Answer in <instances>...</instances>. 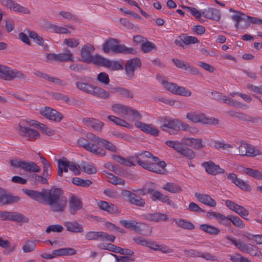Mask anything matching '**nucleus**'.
<instances>
[{"label": "nucleus", "instance_id": "1", "mask_svg": "<svg viewBox=\"0 0 262 262\" xmlns=\"http://www.w3.org/2000/svg\"><path fill=\"white\" fill-rule=\"evenodd\" d=\"M45 203L53 212H62L66 209L67 199L60 188H55L50 189Z\"/></svg>", "mask_w": 262, "mask_h": 262}, {"label": "nucleus", "instance_id": "2", "mask_svg": "<svg viewBox=\"0 0 262 262\" xmlns=\"http://www.w3.org/2000/svg\"><path fill=\"white\" fill-rule=\"evenodd\" d=\"M119 41L115 38H110L103 43V51L105 53L108 54L112 52L115 54H136V51L134 48H127L124 45L119 44Z\"/></svg>", "mask_w": 262, "mask_h": 262}, {"label": "nucleus", "instance_id": "3", "mask_svg": "<svg viewBox=\"0 0 262 262\" xmlns=\"http://www.w3.org/2000/svg\"><path fill=\"white\" fill-rule=\"evenodd\" d=\"M237 14H234L231 18L236 22L235 26L236 29H246L249 27L250 23L255 24H261L262 19L255 17L245 16L242 12H237Z\"/></svg>", "mask_w": 262, "mask_h": 262}, {"label": "nucleus", "instance_id": "4", "mask_svg": "<svg viewBox=\"0 0 262 262\" xmlns=\"http://www.w3.org/2000/svg\"><path fill=\"white\" fill-rule=\"evenodd\" d=\"M165 144L172 149H173L178 154L183 157L192 160L196 157V154L193 149L187 147L188 146H183V143L178 141L167 140Z\"/></svg>", "mask_w": 262, "mask_h": 262}, {"label": "nucleus", "instance_id": "5", "mask_svg": "<svg viewBox=\"0 0 262 262\" xmlns=\"http://www.w3.org/2000/svg\"><path fill=\"white\" fill-rule=\"evenodd\" d=\"M26 75L21 71L0 64V79L6 81H12L17 78L19 80L26 79Z\"/></svg>", "mask_w": 262, "mask_h": 262}, {"label": "nucleus", "instance_id": "6", "mask_svg": "<svg viewBox=\"0 0 262 262\" xmlns=\"http://www.w3.org/2000/svg\"><path fill=\"white\" fill-rule=\"evenodd\" d=\"M25 120H21L16 127L19 135L28 140L34 141L40 137L39 132L35 129L25 126Z\"/></svg>", "mask_w": 262, "mask_h": 262}, {"label": "nucleus", "instance_id": "7", "mask_svg": "<svg viewBox=\"0 0 262 262\" xmlns=\"http://www.w3.org/2000/svg\"><path fill=\"white\" fill-rule=\"evenodd\" d=\"M78 144L84 148L85 150L89 152L98 156L99 157H104L106 155L105 150L97 145L90 142L87 139L80 138L77 140Z\"/></svg>", "mask_w": 262, "mask_h": 262}, {"label": "nucleus", "instance_id": "8", "mask_svg": "<svg viewBox=\"0 0 262 262\" xmlns=\"http://www.w3.org/2000/svg\"><path fill=\"white\" fill-rule=\"evenodd\" d=\"M186 118L193 123H201L203 124L217 125L219 120L214 118H207L204 114L189 112L186 115Z\"/></svg>", "mask_w": 262, "mask_h": 262}, {"label": "nucleus", "instance_id": "9", "mask_svg": "<svg viewBox=\"0 0 262 262\" xmlns=\"http://www.w3.org/2000/svg\"><path fill=\"white\" fill-rule=\"evenodd\" d=\"M0 219L4 221H10L21 224L28 223L29 219L18 212L0 211Z\"/></svg>", "mask_w": 262, "mask_h": 262}, {"label": "nucleus", "instance_id": "10", "mask_svg": "<svg viewBox=\"0 0 262 262\" xmlns=\"http://www.w3.org/2000/svg\"><path fill=\"white\" fill-rule=\"evenodd\" d=\"M10 164L15 168H20L26 171L39 172L40 171L39 167L34 162L30 161L11 160Z\"/></svg>", "mask_w": 262, "mask_h": 262}, {"label": "nucleus", "instance_id": "11", "mask_svg": "<svg viewBox=\"0 0 262 262\" xmlns=\"http://www.w3.org/2000/svg\"><path fill=\"white\" fill-rule=\"evenodd\" d=\"M162 122L160 128L170 135H175L176 132L181 129L179 128L180 120L178 119H169L164 118H162Z\"/></svg>", "mask_w": 262, "mask_h": 262}, {"label": "nucleus", "instance_id": "12", "mask_svg": "<svg viewBox=\"0 0 262 262\" xmlns=\"http://www.w3.org/2000/svg\"><path fill=\"white\" fill-rule=\"evenodd\" d=\"M141 61L139 58H134L126 61L124 70L127 77L132 79L135 76V71L141 67Z\"/></svg>", "mask_w": 262, "mask_h": 262}, {"label": "nucleus", "instance_id": "13", "mask_svg": "<svg viewBox=\"0 0 262 262\" xmlns=\"http://www.w3.org/2000/svg\"><path fill=\"white\" fill-rule=\"evenodd\" d=\"M50 189H43L42 192L24 189L23 192L32 199L41 203H45Z\"/></svg>", "mask_w": 262, "mask_h": 262}, {"label": "nucleus", "instance_id": "14", "mask_svg": "<svg viewBox=\"0 0 262 262\" xmlns=\"http://www.w3.org/2000/svg\"><path fill=\"white\" fill-rule=\"evenodd\" d=\"M147 193L152 195V201L158 200L162 203H165L168 206H171L173 208H176L177 206L169 198L168 196L163 194L159 191L155 190L152 188H148L147 189Z\"/></svg>", "mask_w": 262, "mask_h": 262}, {"label": "nucleus", "instance_id": "15", "mask_svg": "<svg viewBox=\"0 0 262 262\" xmlns=\"http://www.w3.org/2000/svg\"><path fill=\"white\" fill-rule=\"evenodd\" d=\"M1 4L6 8L13 10L14 11L25 14H30V10L26 7L20 5L13 0H0Z\"/></svg>", "mask_w": 262, "mask_h": 262}, {"label": "nucleus", "instance_id": "16", "mask_svg": "<svg viewBox=\"0 0 262 262\" xmlns=\"http://www.w3.org/2000/svg\"><path fill=\"white\" fill-rule=\"evenodd\" d=\"M40 113L46 118L58 122L62 118V115L59 112L49 107L42 108Z\"/></svg>", "mask_w": 262, "mask_h": 262}, {"label": "nucleus", "instance_id": "17", "mask_svg": "<svg viewBox=\"0 0 262 262\" xmlns=\"http://www.w3.org/2000/svg\"><path fill=\"white\" fill-rule=\"evenodd\" d=\"M132 160L137 162L138 165L145 169L157 173L164 174L163 168H158V166L156 165V164L153 163H151L147 161H142L140 159V158L137 159V158H135L134 160Z\"/></svg>", "mask_w": 262, "mask_h": 262}, {"label": "nucleus", "instance_id": "18", "mask_svg": "<svg viewBox=\"0 0 262 262\" xmlns=\"http://www.w3.org/2000/svg\"><path fill=\"white\" fill-rule=\"evenodd\" d=\"M20 198L18 196H13L7 194V191L0 187V205L2 206L9 205L18 202Z\"/></svg>", "mask_w": 262, "mask_h": 262}, {"label": "nucleus", "instance_id": "19", "mask_svg": "<svg viewBox=\"0 0 262 262\" xmlns=\"http://www.w3.org/2000/svg\"><path fill=\"white\" fill-rule=\"evenodd\" d=\"M94 51L95 48L92 45L89 44L82 46L81 49L82 60L86 63H92L94 57L92 54Z\"/></svg>", "mask_w": 262, "mask_h": 262}, {"label": "nucleus", "instance_id": "20", "mask_svg": "<svg viewBox=\"0 0 262 262\" xmlns=\"http://www.w3.org/2000/svg\"><path fill=\"white\" fill-rule=\"evenodd\" d=\"M202 166L205 169L206 172L210 175L215 176L225 172L224 169L221 168L219 165L215 164L211 161L204 162Z\"/></svg>", "mask_w": 262, "mask_h": 262}, {"label": "nucleus", "instance_id": "21", "mask_svg": "<svg viewBox=\"0 0 262 262\" xmlns=\"http://www.w3.org/2000/svg\"><path fill=\"white\" fill-rule=\"evenodd\" d=\"M183 145L190 146L194 149H200L205 147L203 141L200 138L183 137L182 138Z\"/></svg>", "mask_w": 262, "mask_h": 262}, {"label": "nucleus", "instance_id": "22", "mask_svg": "<svg viewBox=\"0 0 262 262\" xmlns=\"http://www.w3.org/2000/svg\"><path fill=\"white\" fill-rule=\"evenodd\" d=\"M82 208V203L81 199L77 196L71 194L69 199V211L74 215L77 211Z\"/></svg>", "mask_w": 262, "mask_h": 262}, {"label": "nucleus", "instance_id": "23", "mask_svg": "<svg viewBox=\"0 0 262 262\" xmlns=\"http://www.w3.org/2000/svg\"><path fill=\"white\" fill-rule=\"evenodd\" d=\"M99 208L110 214H117L120 212L118 207L112 203H108L106 201H99L97 202Z\"/></svg>", "mask_w": 262, "mask_h": 262}, {"label": "nucleus", "instance_id": "24", "mask_svg": "<svg viewBox=\"0 0 262 262\" xmlns=\"http://www.w3.org/2000/svg\"><path fill=\"white\" fill-rule=\"evenodd\" d=\"M135 126L141 130L154 136H157L159 135V130L152 127L151 124H147L141 122L137 121L135 122Z\"/></svg>", "mask_w": 262, "mask_h": 262}, {"label": "nucleus", "instance_id": "25", "mask_svg": "<svg viewBox=\"0 0 262 262\" xmlns=\"http://www.w3.org/2000/svg\"><path fill=\"white\" fill-rule=\"evenodd\" d=\"M226 238L230 241L240 251L248 253L252 245L249 243H245L237 240L235 238L227 236Z\"/></svg>", "mask_w": 262, "mask_h": 262}, {"label": "nucleus", "instance_id": "26", "mask_svg": "<svg viewBox=\"0 0 262 262\" xmlns=\"http://www.w3.org/2000/svg\"><path fill=\"white\" fill-rule=\"evenodd\" d=\"M82 122L85 125L91 127L94 129L98 131H101L103 126L104 125L103 122L93 118H84L82 120Z\"/></svg>", "mask_w": 262, "mask_h": 262}, {"label": "nucleus", "instance_id": "27", "mask_svg": "<svg viewBox=\"0 0 262 262\" xmlns=\"http://www.w3.org/2000/svg\"><path fill=\"white\" fill-rule=\"evenodd\" d=\"M194 195L200 202L210 207H215L216 205L214 200L208 194H203L196 192Z\"/></svg>", "mask_w": 262, "mask_h": 262}, {"label": "nucleus", "instance_id": "28", "mask_svg": "<svg viewBox=\"0 0 262 262\" xmlns=\"http://www.w3.org/2000/svg\"><path fill=\"white\" fill-rule=\"evenodd\" d=\"M64 225L67 230L71 232L78 233L83 231L82 225L77 222H66Z\"/></svg>", "mask_w": 262, "mask_h": 262}, {"label": "nucleus", "instance_id": "29", "mask_svg": "<svg viewBox=\"0 0 262 262\" xmlns=\"http://www.w3.org/2000/svg\"><path fill=\"white\" fill-rule=\"evenodd\" d=\"M146 247L154 250L160 251L165 253H170L172 252V250L167 246L159 245L155 242L151 240H148V244H147Z\"/></svg>", "mask_w": 262, "mask_h": 262}, {"label": "nucleus", "instance_id": "30", "mask_svg": "<svg viewBox=\"0 0 262 262\" xmlns=\"http://www.w3.org/2000/svg\"><path fill=\"white\" fill-rule=\"evenodd\" d=\"M202 15L208 19L219 20L221 18L219 11L214 8H209L202 11Z\"/></svg>", "mask_w": 262, "mask_h": 262}, {"label": "nucleus", "instance_id": "31", "mask_svg": "<svg viewBox=\"0 0 262 262\" xmlns=\"http://www.w3.org/2000/svg\"><path fill=\"white\" fill-rule=\"evenodd\" d=\"M145 218L151 222H159L167 220V215L166 214L160 212L147 213L145 215Z\"/></svg>", "mask_w": 262, "mask_h": 262}, {"label": "nucleus", "instance_id": "32", "mask_svg": "<svg viewBox=\"0 0 262 262\" xmlns=\"http://www.w3.org/2000/svg\"><path fill=\"white\" fill-rule=\"evenodd\" d=\"M46 28L52 30V31L55 33L59 34H70L71 32L66 28L58 26L56 25L47 22L46 25Z\"/></svg>", "mask_w": 262, "mask_h": 262}, {"label": "nucleus", "instance_id": "33", "mask_svg": "<svg viewBox=\"0 0 262 262\" xmlns=\"http://www.w3.org/2000/svg\"><path fill=\"white\" fill-rule=\"evenodd\" d=\"M58 62L73 61V55L71 51L68 48L64 49V52L58 54Z\"/></svg>", "mask_w": 262, "mask_h": 262}, {"label": "nucleus", "instance_id": "34", "mask_svg": "<svg viewBox=\"0 0 262 262\" xmlns=\"http://www.w3.org/2000/svg\"><path fill=\"white\" fill-rule=\"evenodd\" d=\"M29 124H30V125L38 126L40 128V130L48 136H53L55 133L54 130L51 129L50 128L48 127L45 124L40 123L37 121L34 120H31V121L29 122Z\"/></svg>", "mask_w": 262, "mask_h": 262}, {"label": "nucleus", "instance_id": "35", "mask_svg": "<svg viewBox=\"0 0 262 262\" xmlns=\"http://www.w3.org/2000/svg\"><path fill=\"white\" fill-rule=\"evenodd\" d=\"M113 90L114 92L117 93L122 97L128 99H132L134 97L133 93L128 89L121 87H117Z\"/></svg>", "mask_w": 262, "mask_h": 262}, {"label": "nucleus", "instance_id": "36", "mask_svg": "<svg viewBox=\"0 0 262 262\" xmlns=\"http://www.w3.org/2000/svg\"><path fill=\"white\" fill-rule=\"evenodd\" d=\"M92 95L104 99H108L110 97L109 92L97 86H94Z\"/></svg>", "mask_w": 262, "mask_h": 262}, {"label": "nucleus", "instance_id": "37", "mask_svg": "<svg viewBox=\"0 0 262 262\" xmlns=\"http://www.w3.org/2000/svg\"><path fill=\"white\" fill-rule=\"evenodd\" d=\"M76 88L87 94H91L94 87V85H91L86 82H83L80 81H77L75 83Z\"/></svg>", "mask_w": 262, "mask_h": 262}, {"label": "nucleus", "instance_id": "38", "mask_svg": "<svg viewBox=\"0 0 262 262\" xmlns=\"http://www.w3.org/2000/svg\"><path fill=\"white\" fill-rule=\"evenodd\" d=\"M54 254L57 256L73 255L76 254V250L72 248H61L54 250Z\"/></svg>", "mask_w": 262, "mask_h": 262}, {"label": "nucleus", "instance_id": "39", "mask_svg": "<svg viewBox=\"0 0 262 262\" xmlns=\"http://www.w3.org/2000/svg\"><path fill=\"white\" fill-rule=\"evenodd\" d=\"M243 172L257 180H262V172L251 168L243 167Z\"/></svg>", "mask_w": 262, "mask_h": 262}, {"label": "nucleus", "instance_id": "40", "mask_svg": "<svg viewBox=\"0 0 262 262\" xmlns=\"http://www.w3.org/2000/svg\"><path fill=\"white\" fill-rule=\"evenodd\" d=\"M201 230L210 235H217L220 233V230L214 226L208 224H202L200 225Z\"/></svg>", "mask_w": 262, "mask_h": 262}, {"label": "nucleus", "instance_id": "41", "mask_svg": "<svg viewBox=\"0 0 262 262\" xmlns=\"http://www.w3.org/2000/svg\"><path fill=\"white\" fill-rule=\"evenodd\" d=\"M162 188L172 193H179L182 191V188L179 185L172 183H167Z\"/></svg>", "mask_w": 262, "mask_h": 262}, {"label": "nucleus", "instance_id": "42", "mask_svg": "<svg viewBox=\"0 0 262 262\" xmlns=\"http://www.w3.org/2000/svg\"><path fill=\"white\" fill-rule=\"evenodd\" d=\"M112 110L118 115H126L128 114L129 107L121 104H115L112 106Z\"/></svg>", "mask_w": 262, "mask_h": 262}, {"label": "nucleus", "instance_id": "43", "mask_svg": "<svg viewBox=\"0 0 262 262\" xmlns=\"http://www.w3.org/2000/svg\"><path fill=\"white\" fill-rule=\"evenodd\" d=\"M175 223L179 227L184 229L192 230L194 228V226L191 222L184 219H176Z\"/></svg>", "mask_w": 262, "mask_h": 262}, {"label": "nucleus", "instance_id": "44", "mask_svg": "<svg viewBox=\"0 0 262 262\" xmlns=\"http://www.w3.org/2000/svg\"><path fill=\"white\" fill-rule=\"evenodd\" d=\"M179 38L184 43L185 45H190L199 42V39L194 36H187L185 34H182Z\"/></svg>", "mask_w": 262, "mask_h": 262}, {"label": "nucleus", "instance_id": "45", "mask_svg": "<svg viewBox=\"0 0 262 262\" xmlns=\"http://www.w3.org/2000/svg\"><path fill=\"white\" fill-rule=\"evenodd\" d=\"M99 145H101L105 148V149L112 152H117L118 148L117 146L110 141L104 139L102 138Z\"/></svg>", "mask_w": 262, "mask_h": 262}, {"label": "nucleus", "instance_id": "46", "mask_svg": "<svg viewBox=\"0 0 262 262\" xmlns=\"http://www.w3.org/2000/svg\"><path fill=\"white\" fill-rule=\"evenodd\" d=\"M72 182L74 185L82 187H88L93 183L90 180H84L77 177L73 178Z\"/></svg>", "mask_w": 262, "mask_h": 262}, {"label": "nucleus", "instance_id": "47", "mask_svg": "<svg viewBox=\"0 0 262 262\" xmlns=\"http://www.w3.org/2000/svg\"><path fill=\"white\" fill-rule=\"evenodd\" d=\"M107 118L112 122H113L116 124L124 126L127 128H129L130 126V125L126 122L125 120L121 119L119 118H118L117 117H115L114 116L112 115H109L107 116Z\"/></svg>", "mask_w": 262, "mask_h": 262}, {"label": "nucleus", "instance_id": "48", "mask_svg": "<svg viewBox=\"0 0 262 262\" xmlns=\"http://www.w3.org/2000/svg\"><path fill=\"white\" fill-rule=\"evenodd\" d=\"M128 202L132 204L140 207H143L145 204V201L143 199L134 193Z\"/></svg>", "mask_w": 262, "mask_h": 262}, {"label": "nucleus", "instance_id": "49", "mask_svg": "<svg viewBox=\"0 0 262 262\" xmlns=\"http://www.w3.org/2000/svg\"><path fill=\"white\" fill-rule=\"evenodd\" d=\"M93 60L92 62L95 64L105 68L108 60V59L105 58L104 57L98 54L94 56Z\"/></svg>", "mask_w": 262, "mask_h": 262}, {"label": "nucleus", "instance_id": "50", "mask_svg": "<svg viewBox=\"0 0 262 262\" xmlns=\"http://www.w3.org/2000/svg\"><path fill=\"white\" fill-rule=\"evenodd\" d=\"M156 49L155 45L145 39V41L143 42L141 46V50L144 53H148L154 49Z\"/></svg>", "mask_w": 262, "mask_h": 262}, {"label": "nucleus", "instance_id": "51", "mask_svg": "<svg viewBox=\"0 0 262 262\" xmlns=\"http://www.w3.org/2000/svg\"><path fill=\"white\" fill-rule=\"evenodd\" d=\"M40 159L42 161L43 164V172L42 176L45 177L49 178L50 174L49 173V171L51 169V167L50 163L43 157H40Z\"/></svg>", "mask_w": 262, "mask_h": 262}, {"label": "nucleus", "instance_id": "52", "mask_svg": "<svg viewBox=\"0 0 262 262\" xmlns=\"http://www.w3.org/2000/svg\"><path fill=\"white\" fill-rule=\"evenodd\" d=\"M67 163H63V166H69V168L70 170L74 172L75 175H79L80 171L79 170L80 166L76 164L73 162L69 161L67 160Z\"/></svg>", "mask_w": 262, "mask_h": 262}, {"label": "nucleus", "instance_id": "53", "mask_svg": "<svg viewBox=\"0 0 262 262\" xmlns=\"http://www.w3.org/2000/svg\"><path fill=\"white\" fill-rule=\"evenodd\" d=\"M28 36L30 38L33 39L34 41L39 46H43L44 45V40L39 36L34 31H28Z\"/></svg>", "mask_w": 262, "mask_h": 262}, {"label": "nucleus", "instance_id": "54", "mask_svg": "<svg viewBox=\"0 0 262 262\" xmlns=\"http://www.w3.org/2000/svg\"><path fill=\"white\" fill-rule=\"evenodd\" d=\"M104 172L108 174V177L111 179V180L110 181V183L111 184L115 185H124L125 184V181L123 179L115 176L110 172H107L105 171Z\"/></svg>", "mask_w": 262, "mask_h": 262}, {"label": "nucleus", "instance_id": "55", "mask_svg": "<svg viewBox=\"0 0 262 262\" xmlns=\"http://www.w3.org/2000/svg\"><path fill=\"white\" fill-rule=\"evenodd\" d=\"M63 163H67L65 158L60 159L58 160V175L62 177L63 172H67L68 171L69 166H63Z\"/></svg>", "mask_w": 262, "mask_h": 262}, {"label": "nucleus", "instance_id": "56", "mask_svg": "<svg viewBox=\"0 0 262 262\" xmlns=\"http://www.w3.org/2000/svg\"><path fill=\"white\" fill-rule=\"evenodd\" d=\"M106 68L113 71L122 70L123 66L117 61H112L108 59Z\"/></svg>", "mask_w": 262, "mask_h": 262}, {"label": "nucleus", "instance_id": "57", "mask_svg": "<svg viewBox=\"0 0 262 262\" xmlns=\"http://www.w3.org/2000/svg\"><path fill=\"white\" fill-rule=\"evenodd\" d=\"M36 244L32 241H27L23 246L22 249L25 253L31 252L35 250Z\"/></svg>", "mask_w": 262, "mask_h": 262}, {"label": "nucleus", "instance_id": "58", "mask_svg": "<svg viewBox=\"0 0 262 262\" xmlns=\"http://www.w3.org/2000/svg\"><path fill=\"white\" fill-rule=\"evenodd\" d=\"M51 96L52 98L56 100H61L66 103H68L70 100L68 95L60 93H52Z\"/></svg>", "mask_w": 262, "mask_h": 262}, {"label": "nucleus", "instance_id": "59", "mask_svg": "<svg viewBox=\"0 0 262 262\" xmlns=\"http://www.w3.org/2000/svg\"><path fill=\"white\" fill-rule=\"evenodd\" d=\"M96 80L104 85H108L110 81L108 74L105 72L100 73L97 75Z\"/></svg>", "mask_w": 262, "mask_h": 262}, {"label": "nucleus", "instance_id": "60", "mask_svg": "<svg viewBox=\"0 0 262 262\" xmlns=\"http://www.w3.org/2000/svg\"><path fill=\"white\" fill-rule=\"evenodd\" d=\"M59 15L62 16L64 19L69 20L76 21L78 19L76 15L68 11H61L59 12Z\"/></svg>", "mask_w": 262, "mask_h": 262}, {"label": "nucleus", "instance_id": "61", "mask_svg": "<svg viewBox=\"0 0 262 262\" xmlns=\"http://www.w3.org/2000/svg\"><path fill=\"white\" fill-rule=\"evenodd\" d=\"M99 247L100 249L107 250L116 253H118L120 248V247L116 246L112 244H102L99 245Z\"/></svg>", "mask_w": 262, "mask_h": 262}, {"label": "nucleus", "instance_id": "62", "mask_svg": "<svg viewBox=\"0 0 262 262\" xmlns=\"http://www.w3.org/2000/svg\"><path fill=\"white\" fill-rule=\"evenodd\" d=\"M161 83L168 91L174 94L177 84L169 82L166 79H163L161 81Z\"/></svg>", "mask_w": 262, "mask_h": 262}, {"label": "nucleus", "instance_id": "63", "mask_svg": "<svg viewBox=\"0 0 262 262\" xmlns=\"http://www.w3.org/2000/svg\"><path fill=\"white\" fill-rule=\"evenodd\" d=\"M174 94L183 96H190L191 95V92L185 88L177 85Z\"/></svg>", "mask_w": 262, "mask_h": 262}, {"label": "nucleus", "instance_id": "64", "mask_svg": "<svg viewBox=\"0 0 262 262\" xmlns=\"http://www.w3.org/2000/svg\"><path fill=\"white\" fill-rule=\"evenodd\" d=\"M63 43L68 47L73 48L77 47L79 45V41L76 38H68L63 40Z\"/></svg>", "mask_w": 262, "mask_h": 262}]
</instances>
